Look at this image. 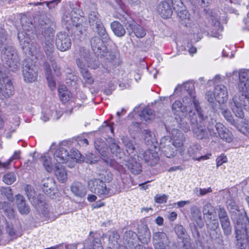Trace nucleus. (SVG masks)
Segmentation results:
<instances>
[{"label": "nucleus", "mask_w": 249, "mask_h": 249, "mask_svg": "<svg viewBox=\"0 0 249 249\" xmlns=\"http://www.w3.org/2000/svg\"><path fill=\"white\" fill-rule=\"evenodd\" d=\"M238 74V92L232 98L231 108L237 117L243 119L245 116L244 110H249V79L244 70L240 71Z\"/></svg>", "instance_id": "nucleus-1"}, {"label": "nucleus", "mask_w": 249, "mask_h": 249, "mask_svg": "<svg viewBox=\"0 0 249 249\" xmlns=\"http://www.w3.org/2000/svg\"><path fill=\"white\" fill-rule=\"evenodd\" d=\"M125 241H127L128 247L133 249L135 241L139 239L142 243L148 244L151 239V234L148 227L142 225L138 228V234L132 231H126L124 235Z\"/></svg>", "instance_id": "nucleus-2"}, {"label": "nucleus", "mask_w": 249, "mask_h": 249, "mask_svg": "<svg viewBox=\"0 0 249 249\" xmlns=\"http://www.w3.org/2000/svg\"><path fill=\"white\" fill-rule=\"evenodd\" d=\"M1 59L10 71H14L19 67V58L17 51L12 46H7L2 50Z\"/></svg>", "instance_id": "nucleus-3"}, {"label": "nucleus", "mask_w": 249, "mask_h": 249, "mask_svg": "<svg viewBox=\"0 0 249 249\" xmlns=\"http://www.w3.org/2000/svg\"><path fill=\"white\" fill-rule=\"evenodd\" d=\"M241 225H235L238 249H249V220Z\"/></svg>", "instance_id": "nucleus-4"}, {"label": "nucleus", "mask_w": 249, "mask_h": 249, "mask_svg": "<svg viewBox=\"0 0 249 249\" xmlns=\"http://www.w3.org/2000/svg\"><path fill=\"white\" fill-rule=\"evenodd\" d=\"M89 190L102 198L111 196L114 193L110 189L107 187L106 183L100 179H92L88 182Z\"/></svg>", "instance_id": "nucleus-5"}, {"label": "nucleus", "mask_w": 249, "mask_h": 249, "mask_svg": "<svg viewBox=\"0 0 249 249\" xmlns=\"http://www.w3.org/2000/svg\"><path fill=\"white\" fill-rule=\"evenodd\" d=\"M25 191L31 203L38 209V210L40 211L44 216L47 217L48 211L47 209H43L45 202L42 200L43 196L39 195L36 197V192L33 188L30 185H27L25 187Z\"/></svg>", "instance_id": "nucleus-6"}, {"label": "nucleus", "mask_w": 249, "mask_h": 249, "mask_svg": "<svg viewBox=\"0 0 249 249\" xmlns=\"http://www.w3.org/2000/svg\"><path fill=\"white\" fill-rule=\"evenodd\" d=\"M216 131L212 129L210 126L208 128L210 135L213 137H219L222 140L227 142H231L233 141V137L232 132L221 123H217L215 125Z\"/></svg>", "instance_id": "nucleus-7"}, {"label": "nucleus", "mask_w": 249, "mask_h": 249, "mask_svg": "<svg viewBox=\"0 0 249 249\" xmlns=\"http://www.w3.org/2000/svg\"><path fill=\"white\" fill-rule=\"evenodd\" d=\"M22 74L26 82H33L37 78L36 67L30 59H26L23 63Z\"/></svg>", "instance_id": "nucleus-8"}, {"label": "nucleus", "mask_w": 249, "mask_h": 249, "mask_svg": "<svg viewBox=\"0 0 249 249\" xmlns=\"http://www.w3.org/2000/svg\"><path fill=\"white\" fill-rule=\"evenodd\" d=\"M120 19L124 22L127 29L131 30L137 37L142 38L145 36V30L137 24L131 17H122Z\"/></svg>", "instance_id": "nucleus-9"}, {"label": "nucleus", "mask_w": 249, "mask_h": 249, "mask_svg": "<svg viewBox=\"0 0 249 249\" xmlns=\"http://www.w3.org/2000/svg\"><path fill=\"white\" fill-rule=\"evenodd\" d=\"M172 144L177 150L181 156L185 155V149L183 146L185 141L184 134L178 129H174L172 131Z\"/></svg>", "instance_id": "nucleus-10"}, {"label": "nucleus", "mask_w": 249, "mask_h": 249, "mask_svg": "<svg viewBox=\"0 0 249 249\" xmlns=\"http://www.w3.org/2000/svg\"><path fill=\"white\" fill-rule=\"evenodd\" d=\"M153 244L155 249H167L172 243L165 232L158 231L153 235Z\"/></svg>", "instance_id": "nucleus-11"}, {"label": "nucleus", "mask_w": 249, "mask_h": 249, "mask_svg": "<svg viewBox=\"0 0 249 249\" xmlns=\"http://www.w3.org/2000/svg\"><path fill=\"white\" fill-rule=\"evenodd\" d=\"M178 88H184V89L188 92L191 97L193 98V102L199 118L201 121H204L206 118V116L203 114V111L201 110V109L199 106L198 101L195 99V93L191 91L193 88V85L192 83L186 82L184 83L183 85H178V87L176 88L175 91Z\"/></svg>", "instance_id": "nucleus-12"}, {"label": "nucleus", "mask_w": 249, "mask_h": 249, "mask_svg": "<svg viewBox=\"0 0 249 249\" xmlns=\"http://www.w3.org/2000/svg\"><path fill=\"white\" fill-rule=\"evenodd\" d=\"M171 139L168 136L162 137L160 141L159 148L161 152L167 158H170L175 156L177 150L175 147H172Z\"/></svg>", "instance_id": "nucleus-13"}, {"label": "nucleus", "mask_w": 249, "mask_h": 249, "mask_svg": "<svg viewBox=\"0 0 249 249\" xmlns=\"http://www.w3.org/2000/svg\"><path fill=\"white\" fill-rule=\"evenodd\" d=\"M191 117L190 122L192 124V130L195 136L197 139H202L207 136V131L205 126L201 124H198L196 120V115H192V112L189 113Z\"/></svg>", "instance_id": "nucleus-14"}, {"label": "nucleus", "mask_w": 249, "mask_h": 249, "mask_svg": "<svg viewBox=\"0 0 249 249\" xmlns=\"http://www.w3.org/2000/svg\"><path fill=\"white\" fill-rule=\"evenodd\" d=\"M71 40L66 33L60 32L57 34L56 38L57 48L61 52L66 51L71 48Z\"/></svg>", "instance_id": "nucleus-15"}, {"label": "nucleus", "mask_w": 249, "mask_h": 249, "mask_svg": "<svg viewBox=\"0 0 249 249\" xmlns=\"http://www.w3.org/2000/svg\"><path fill=\"white\" fill-rule=\"evenodd\" d=\"M228 208L230 210L231 218L236 223L235 225H241L244 224L242 222L244 220V218L246 219L245 222H247V219L249 220L247 217H245L244 215L242 214L237 209V206L234 201H230L228 202Z\"/></svg>", "instance_id": "nucleus-16"}, {"label": "nucleus", "mask_w": 249, "mask_h": 249, "mask_svg": "<svg viewBox=\"0 0 249 249\" xmlns=\"http://www.w3.org/2000/svg\"><path fill=\"white\" fill-rule=\"evenodd\" d=\"M89 23L90 26H95L98 35L105 40V41L109 39L108 35L102 22L97 17H91L89 18Z\"/></svg>", "instance_id": "nucleus-17"}, {"label": "nucleus", "mask_w": 249, "mask_h": 249, "mask_svg": "<svg viewBox=\"0 0 249 249\" xmlns=\"http://www.w3.org/2000/svg\"><path fill=\"white\" fill-rule=\"evenodd\" d=\"M0 92L5 97H10L14 94V89L9 78L0 79Z\"/></svg>", "instance_id": "nucleus-18"}, {"label": "nucleus", "mask_w": 249, "mask_h": 249, "mask_svg": "<svg viewBox=\"0 0 249 249\" xmlns=\"http://www.w3.org/2000/svg\"><path fill=\"white\" fill-rule=\"evenodd\" d=\"M200 150V146L198 144H192L190 145L188 148L187 152H185V155H187L189 157H192L194 160H205L209 159L211 154L206 155L205 156H197V153Z\"/></svg>", "instance_id": "nucleus-19"}, {"label": "nucleus", "mask_w": 249, "mask_h": 249, "mask_svg": "<svg viewBox=\"0 0 249 249\" xmlns=\"http://www.w3.org/2000/svg\"><path fill=\"white\" fill-rule=\"evenodd\" d=\"M172 109L177 120L180 119L182 121V119H185L187 115L186 108L182 106V103L179 101H176L173 104Z\"/></svg>", "instance_id": "nucleus-20"}, {"label": "nucleus", "mask_w": 249, "mask_h": 249, "mask_svg": "<svg viewBox=\"0 0 249 249\" xmlns=\"http://www.w3.org/2000/svg\"><path fill=\"white\" fill-rule=\"evenodd\" d=\"M215 99L219 103H224L228 99V90L223 85H218L214 88Z\"/></svg>", "instance_id": "nucleus-21"}, {"label": "nucleus", "mask_w": 249, "mask_h": 249, "mask_svg": "<svg viewBox=\"0 0 249 249\" xmlns=\"http://www.w3.org/2000/svg\"><path fill=\"white\" fill-rule=\"evenodd\" d=\"M70 154L68 150L62 147H57L54 152L53 158L60 164L65 163L69 159Z\"/></svg>", "instance_id": "nucleus-22"}, {"label": "nucleus", "mask_w": 249, "mask_h": 249, "mask_svg": "<svg viewBox=\"0 0 249 249\" xmlns=\"http://www.w3.org/2000/svg\"><path fill=\"white\" fill-rule=\"evenodd\" d=\"M142 158L145 161L151 166H153L157 163L159 160V154L153 149H148L143 154Z\"/></svg>", "instance_id": "nucleus-23"}, {"label": "nucleus", "mask_w": 249, "mask_h": 249, "mask_svg": "<svg viewBox=\"0 0 249 249\" xmlns=\"http://www.w3.org/2000/svg\"><path fill=\"white\" fill-rule=\"evenodd\" d=\"M76 62L78 67L80 69L81 73L86 83L89 85L92 84L94 82V79L91 76V74L88 71L87 68H86L83 60L77 59L76 60Z\"/></svg>", "instance_id": "nucleus-24"}, {"label": "nucleus", "mask_w": 249, "mask_h": 249, "mask_svg": "<svg viewBox=\"0 0 249 249\" xmlns=\"http://www.w3.org/2000/svg\"><path fill=\"white\" fill-rule=\"evenodd\" d=\"M16 204L19 212L22 214H27L30 211V207L25 202L23 196L19 194L16 196Z\"/></svg>", "instance_id": "nucleus-25"}, {"label": "nucleus", "mask_w": 249, "mask_h": 249, "mask_svg": "<svg viewBox=\"0 0 249 249\" xmlns=\"http://www.w3.org/2000/svg\"><path fill=\"white\" fill-rule=\"evenodd\" d=\"M62 115L61 111H55L54 108L43 109L41 116V119L44 122L48 121L50 117L54 120H57L60 118Z\"/></svg>", "instance_id": "nucleus-26"}, {"label": "nucleus", "mask_w": 249, "mask_h": 249, "mask_svg": "<svg viewBox=\"0 0 249 249\" xmlns=\"http://www.w3.org/2000/svg\"><path fill=\"white\" fill-rule=\"evenodd\" d=\"M41 185L44 192L47 195L53 192L55 189V181L52 178H43L41 181Z\"/></svg>", "instance_id": "nucleus-27"}, {"label": "nucleus", "mask_w": 249, "mask_h": 249, "mask_svg": "<svg viewBox=\"0 0 249 249\" xmlns=\"http://www.w3.org/2000/svg\"><path fill=\"white\" fill-rule=\"evenodd\" d=\"M18 37L22 49H26L30 51L31 40L29 35L25 31H21L18 33Z\"/></svg>", "instance_id": "nucleus-28"}, {"label": "nucleus", "mask_w": 249, "mask_h": 249, "mask_svg": "<svg viewBox=\"0 0 249 249\" xmlns=\"http://www.w3.org/2000/svg\"><path fill=\"white\" fill-rule=\"evenodd\" d=\"M220 112L228 122H229L231 125L236 127V128H238L237 124L234 119L230 110L224 104H222L220 105Z\"/></svg>", "instance_id": "nucleus-29"}, {"label": "nucleus", "mask_w": 249, "mask_h": 249, "mask_svg": "<svg viewBox=\"0 0 249 249\" xmlns=\"http://www.w3.org/2000/svg\"><path fill=\"white\" fill-rule=\"evenodd\" d=\"M92 50L95 53H100V52H105L107 50L106 47L103 43V41L97 36L93 37L90 41Z\"/></svg>", "instance_id": "nucleus-30"}, {"label": "nucleus", "mask_w": 249, "mask_h": 249, "mask_svg": "<svg viewBox=\"0 0 249 249\" xmlns=\"http://www.w3.org/2000/svg\"><path fill=\"white\" fill-rule=\"evenodd\" d=\"M120 64V60L116 55L114 54H110L104 62L102 66L107 71H109L114 67Z\"/></svg>", "instance_id": "nucleus-31"}, {"label": "nucleus", "mask_w": 249, "mask_h": 249, "mask_svg": "<svg viewBox=\"0 0 249 249\" xmlns=\"http://www.w3.org/2000/svg\"><path fill=\"white\" fill-rule=\"evenodd\" d=\"M212 32L213 36L219 37L220 33L223 31V26L220 21V17H212Z\"/></svg>", "instance_id": "nucleus-32"}, {"label": "nucleus", "mask_w": 249, "mask_h": 249, "mask_svg": "<svg viewBox=\"0 0 249 249\" xmlns=\"http://www.w3.org/2000/svg\"><path fill=\"white\" fill-rule=\"evenodd\" d=\"M71 191L75 196L80 197H84L87 194L86 187L79 182L73 183L71 186Z\"/></svg>", "instance_id": "nucleus-33"}, {"label": "nucleus", "mask_w": 249, "mask_h": 249, "mask_svg": "<svg viewBox=\"0 0 249 249\" xmlns=\"http://www.w3.org/2000/svg\"><path fill=\"white\" fill-rule=\"evenodd\" d=\"M94 146L96 150L103 157L107 156L108 147L106 142L101 138H97L94 141Z\"/></svg>", "instance_id": "nucleus-34"}, {"label": "nucleus", "mask_w": 249, "mask_h": 249, "mask_svg": "<svg viewBox=\"0 0 249 249\" xmlns=\"http://www.w3.org/2000/svg\"><path fill=\"white\" fill-rule=\"evenodd\" d=\"M170 3L166 0L160 3L157 6L158 13L161 16H171L173 12L169 5Z\"/></svg>", "instance_id": "nucleus-35"}, {"label": "nucleus", "mask_w": 249, "mask_h": 249, "mask_svg": "<svg viewBox=\"0 0 249 249\" xmlns=\"http://www.w3.org/2000/svg\"><path fill=\"white\" fill-rule=\"evenodd\" d=\"M54 172L57 179L60 182L63 183L67 180V174L63 166L60 164H55Z\"/></svg>", "instance_id": "nucleus-36"}, {"label": "nucleus", "mask_w": 249, "mask_h": 249, "mask_svg": "<svg viewBox=\"0 0 249 249\" xmlns=\"http://www.w3.org/2000/svg\"><path fill=\"white\" fill-rule=\"evenodd\" d=\"M111 28L114 34L119 37H122L125 34V29L118 21L112 22L111 24Z\"/></svg>", "instance_id": "nucleus-37"}, {"label": "nucleus", "mask_w": 249, "mask_h": 249, "mask_svg": "<svg viewBox=\"0 0 249 249\" xmlns=\"http://www.w3.org/2000/svg\"><path fill=\"white\" fill-rule=\"evenodd\" d=\"M139 116L142 121L147 122L154 118L155 114L151 109L146 107L143 109Z\"/></svg>", "instance_id": "nucleus-38"}, {"label": "nucleus", "mask_w": 249, "mask_h": 249, "mask_svg": "<svg viewBox=\"0 0 249 249\" xmlns=\"http://www.w3.org/2000/svg\"><path fill=\"white\" fill-rule=\"evenodd\" d=\"M44 68L48 86L51 89H53L55 88V83L53 79V73L51 70L50 67L48 64H46Z\"/></svg>", "instance_id": "nucleus-39"}, {"label": "nucleus", "mask_w": 249, "mask_h": 249, "mask_svg": "<svg viewBox=\"0 0 249 249\" xmlns=\"http://www.w3.org/2000/svg\"><path fill=\"white\" fill-rule=\"evenodd\" d=\"M122 142L125 147L126 152L129 154H132L135 150V142L130 140L127 137H123L122 139Z\"/></svg>", "instance_id": "nucleus-40"}, {"label": "nucleus", "mask_w": 249, "mask_h": 249, "mask_svg": "<svg viewBox=\"0 0 249 249\" xmlns=\"http://www.w3.org/2000/svg\"><path fill=\"white\" fill-rule=\"evenodd\" d=\"M107 237L108 238L109 243L114 245L117 242V240L120 238V235L116 231H109L107 234H103L102 236L103 239Z\"/></svg>", "instance_id": "nucleus-41"}, {"label": "nucleus", "mask_w": 249, "mask_h": 249, "mask_svg": "<svg viewBox=\"0 0 249 249\" xmlns=\"http://www.w3.org/2000/svg\"><path fill=\"white\" fill-rule=\"evenodd\" d=\"M126 165L131 172L134 174H138L142 171L140 164L136 161H132L131 162L130 161H128L127 162Z\"/></svg>", "instance_id": "nucleus-42"}, {"label": "nucleus", "mask_w": 249, "mask_h": 249, "mask_svg": "<svg viewBox=\"0 0 249 249\" xmlns=\"http://www.w3.org/2000/svg\"><path fill=\"white\" fill-rule=\"evenodd\" d=\"M221 227L226 235L230 234L231 232V228L229 217L220 220Z\"/></svg>", "instance_id": "nucleus-43"}, {"label": "nucleus", "mask_w": 249, "mask_h": 249, "mask_svg": "<svg viewBox=\"0 0 249 249\" xmlns=\"http://www.w3.org/2000/svg\"><path fill=\"white\" fill-rule=\"evenodd\" d=\"M42 162L45 169L48 172H51L53 170L52 163L51 158L47 154L41 157Z\"/></svg>", "instance_id": "nucleus-44"}, {"label": "nucleus", "mask_w": 249, "mask_h": 249, "mask_svg": "<svg viewBox=\"0 0 249 249\" xmlns=\"http://www.w3.org/2000/svg\"><path fill=\"white\" fill-rule=\"evenodd\" d=\"M59 96L62 101L65 102L70 98V92L64 86L60 87L58 89Z\"/></svg>", "instance_id": "nucleus-45"}, {"label": "nucleus", "mask_w": 249, "mask_h": 249, "mask_svg": "<svg viewBox=\"0 0 249 249\" xmlns=\"http://www.w3.org/2000/svg\"><path fill=\"white\" fill-rule=\"evenodd\" d=\"M54 50L53 38L46 39L45 41L44 50L47 55L51 54Z\"/></svg>", "instance_id": "nucleus-46"}, {"label": "nucleus", "mask_w": 249, "mask_h": 249, "mask_svg": "<svg viewBox=\"0 0 249 249\" xmlns=\"http://www.w3.org/2000/svg\"><path fill=\"white\" fill-rule=\"evenodd\" d=\"M175 231L179 239H184L187 236L186 231L182 225H176L175 227Z\"/></svg>", "instance_id": "nucleus-47"}, {"label": "nucleus", "mask_w": 249, "mask_h": 249, "mask_svg": "<svg viewBox=\"0 0 249 249\" xmlns=\"http://www.w3.org/2000/svg\"><path fill=\"white\" fill-rule=\"evenodd\" d=\"M107 143L110 147L111 152L114 154H117L120 152L121 149L114 139L109 138L107 140Z\"/></svg>", "instance_id": "nucleus-48"}, {"label": "nucleus", "mask_w": 249, "mask_h": 249, "mask_svg": "<svg viewBox=\"0 0 249 249\" xmlns=\"http://www.w3.org/2000/svg\"><path fill=\"white\" fill-rule=\"evenodd\" d=\"M16 180V176L13 172L8 173L3 177V182L8 184L11 185Z\"/></svg>", "instance_id": "nucleus-49"}, {"label": "nucleus", "mask_w": 249, "mask_h": 249, "mask_svg": "<svg viewBox=\"0 0 249 249\" xmlns=\"http://www.w3.org/2000/svg\"><path fill=\"white\" fill-rule=\"evenodd\" d=\"M0 192L1 194L6 196L9 201H12L13 200V194L10 187H2L0 189Z\"/></svg>", "instance_id": "nucleus-50"}, {"label": "nucleus", "mask_w": 249, "mask_h": 249, "mask_svg": "<svg viewBox=\"0 0 249 249\" xmlns=\"http://www.w3.org/2000/svg\"><path fill=\"white\" fill-rule=\"evenodd\" d=\"M41 34L45 37V39H47V37L51 38V36L53 35V29L48 26L47 24L43 25V27L41 28Z\"/></svg>", "instance_id": "nucleus-51"}, {"label": "nucleus", "mask_w": 249, "mask_h": 249, "mask_svg": "<svg viewBox=\"0 0 249 249\" xmlns=\"http://www.w3.org/2000/svg\"><path fill=\"white\" fill-rule=\"evenodd\" d=\"M191 213L193 218L197 223L201 220V213L197 207H193L191 209Z\"/></svg>", "instance_id": "nucleus-52"}, {"label": "nucleus", "mask_w": 249, "mask_h": 249, "mask_svg": "<svg viewBox=\"0 0 249 249\" xmlns=\"http://www.w3.org/2000/svg\"><path fill=\"white\" fill-rule=\"evenodd\" d=\"M80 59H82L83 61L84 62V63H85V65H86V63H87L88 67L92 69H96L99 67V62L97 60L93 59H90L89 61L88 60H86V59H83L82 58H79Z\"/></svg>", "instance_id": "nucleus-53"}, {"label": "nucleus", "mask_w": 249, "mask_h": 249, "mask_svg": "<svg viewBox=\"0 0 249 249\" xmlns=\"http://www.w3.org/2000/svg\"><path fill=\"white\" fill-rule=\"evenodd\" d=\"M3 210L5 214L9 218L11 219L14 217V211L10 203H8V205L5 206Z\"/></svg>", "instance_id": "nucleus-54"}, {"label": "nucleus", "mask_w": 249, "mask_h": 249, "mask_svg": "<svg viewBox=\"0 0 249 249\" xmlns=\"http://www.w3.org/2000/svg\"><path fill=\"white\" fill-rule=\"evenodd\" d=\"M213 211V208L211 204H207L203 207V212L205 215L211 216Z\"/></svg>", "instance_id": "nucleus-55"}, {"label": "nucleus", "mask_w": 249, "mask_h": 249, "mask_svg": "<svg viewBox=\"0 0 249 249\" xmlns=\"http://www.w3.org/2000/svg\"><path fill=\"white\" fill-rule=\"evenodd\" d=\"M184 119H178L177 121L178 122L180 128L185 132H187L190 131V126L188 123L184 121Z\"/></svg>", "instance_id": "nucleus-56"}, {"label": "nucleus", "mask_w": 249, "mask_h": 249, "mask_svg": "<svg viewBox=\"0 0 249 249\" xmlns=\"http://www.w3.org/2000/svg\"><path fill=\"white\" fill-rule=\"evenodd\" d=\"M168 199V196L165 194L157 195L154 197V200L157 203H165Z\"/></svg>", "instance_id": "nucleus-57"}, {"label": "nucleus", "mask_w": 249, "mask_h": 249, "mask_svg": "<svg viewBox=\"0 0 249 249\" xmlns=\"http://www.w3.org/2000/svg\"><path fill=\"white\" fill-rule=\"evenodd\" d=\"M223 14H235V15H239V13L238 12L237 10L229 6V5H225L224 9H223Z\"/></svg>", "instance_id": "nucleus-58"}, {"label": "nucleus", "mask_w": 249, "mask_h": 249, "mask_svg": "<svg viewBox=\"0 0 249 249\" xmlns=\"http://www.w3.org/2000/svg\"><path fill=\"white\" fill-rule=\"evenodd\" d=\"M71 158L75 159L77 161H82L84 159L83 156L81 153L77 150H73L71 151Z\"/></svg>", "instance_id": "nucleus-59"}, {"label": "nucleus", "mask_w": 249, "mask_h": 249, "mask_svg": "<svg viewBox=\"0 0 249 249\" xmlns=\"http://www.w3.org/2000/svg\"><path fill=\"white\" fill-rule=\"evenodd\" d=\"M237 126H238L237 128L243 133L249 134V123L248 121L244 122L240 128L238 125Z\"/></svg>", "instance_id": "nucleus-60"}, {"label": "nucleus", "mask_w": 249, "mask_h": 249, "mask_svg": "<svg viewBox=\"0 0 249 249\" xmlns=\"http://www.w3.org/2000/svg\"><path fill=\"white\" fill-rule=\"evenodd\" d=\"M216 166L218 167L221 165L223 163L227 162V158L226 156L224 155H221L216 159Z\"/></svg>", "instance_id": "nucleus-61"}, {"label": "nucleus", "mask_w": 249, "mask_h": 249, "mask_svg": "<svg viewBox=\"0 0 249 249\" xmlns=\"http://www.w3.org/2000/svg\"><path fill=\"white\" fill-rule=\"evenodd\" d=\"M206 98L210 103H213L215 99L214 91H208L206 94Z\"/></svg>", "instance_id": "nucleus-62"}, {"label": "nucleus", "mask_w": 249, "mask_h": 249, "mask_svg": "<svg viewBox=\"0 0 249 249\" xmlns=\"http://www.w3.org/2000/svg\"><path fill=\"white\" fill-rule=\"evenodd\" d=\"M218 216L220 220L228 218V215L224 209L220 208L218 211Z\"/></svg>", "instance_id": "nucleus-63"}, {"label": "nucleus", "mask_w": 249, "mask_h": 249, "mask_svg": "<svg viewBox=\"0 0 249 249\" xmlns=\"http://www.w3.org/2000/svg\"><path fill=\"white\" fill-rule=\"evenodd\" d=\"M52 67L53 69L54 74L58 76L60 75L61 72L60 71V68L57 66L55 62H53L52 64Z\"/></svg>", "instance_id": "nucleus-64"}]
</instances>
